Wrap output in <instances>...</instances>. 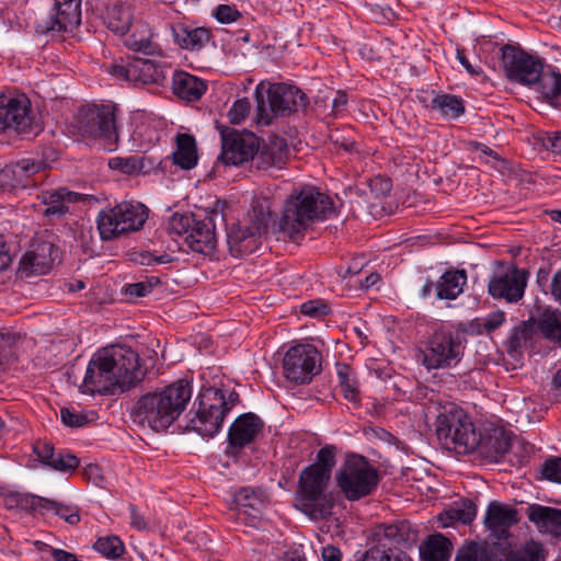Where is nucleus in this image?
<instances>
[{"instance_id":"obj_23","label":"nucleus","mask_w":561,"mask_h":561,"mask_svg":"<svg viewBox=\"0 0 561 561\" xmlns=\"http://www.w3.org/2000/svg\"><path fill=\"white\" fill-rule=\"evenodd\" d=\"M198 400V410L190 419L184 430L196 432L202 437L211 438L221 430L226 416L217 404L209 401L204 389L199 392Z\"/></svg>"},{"instance_id":"obj_55","label":"nucleus","mask_w":561,"mask_h":561,"mask_svg":"<svg viewBox=\"0 0 561 561\" xmlns=\"http://www.w3.org/2000/svg\"><path fill=\"white\" fill-rule=\"evenodd\" d=\"M33 451H34V454L37 455L41 462L47 467L49 466L53 458L55 457L54 445H51L49 443H42L39 440L36 442L33 445Z\"/></svg>"},{"instance_id":"obj_12","label":"nucleus","mask_w":561,"mask_h":561,"mask_svg":"<svg viewBox=\"0 0 561 561\" xmlns=\"http://www.w3.org/2000/svg\"><path fill=\"white\" fill-rule=\"evenodd\" d=\"M207 215L199 218L195 214H173L168 222L170 233L184 237L187 247L198 253H210L216 248V233L214 216Z\"/></svg>"},{"instance_id":"obj_51","label":"nucleus","mask_w":561,"mask_h":561,"mask_svg":"<svg viewBox=\"0 0 561 561\" xmlns=\"http://www.w3.org/2000/svg\"><path fill=\"white\" fill-rule=\"evenodd\" d=\"M250 108L251 105L247 98L237 100L228 112L230 123L240 124L249 114Z\"/></svg>"},{"instance_id":"obj_32","label":"nucleus","mask_w":561,"mask_h":561,"mask_svg":"<svg viewBox=\"0 0 561 561\" xmlns=\"http://www.w3.org/2000/svg\"><path fill=\"white\" fill-rule=\"evenodd\" d=\"M176 44L184 49H201L210 39V31L206 27H188L183 23L172 26Z\"/></svg>"},{"instance_id":"obj_63","label":"nucleus","mask_w":561,"mask_h":561,"mask_svg":"<svg viewBox=\"0 0 561 561\" xmlns=\"http://www.w3.org/2000/svg\"><path fill=\"white\" fill-rule=\"evenodd\" d=\"M545 147L554 153H561V133L548 136Z\"/></svg>"},{"instance_id":"obj_60","label":"nucleus","mask_w":561,"mask_h":561,"mask_svg":"<svg viewBox=\"0 0 561 561\" xmlns=\"http://www.w3.org/2000/svg\"><path fill=\"white\" fill-rule=\"evenodd\" d=\"M130 525L137 530H146L148 529V520L147 518L136 508V506L130 505Z\"/></svg>"},{"instance_id":"obj_28","label":"nucleus","mask_w":561,"mask_h":561,"mask_svg":"<svg viewBox=\"0 0 561 561\" xmlns=\"http://www.w3.org/2000/svg\"><path fill=\"white\" fill-rule=\"evenodd\" d=\"M527 517L540 531L561 538V510L531 504L527 508Z\"/></svg>"},{"instance_id":"obj_59","label":"nucleus","mask_w":561,"mask_h":561,"mask_svg":"<svg viewBox=\"0 0 561 561\" xmlns=\"http://www.w3.org/2000/svg\"><path fill=\"white\" fill-rule=\"evenodd\" d=\"M82 476L85 480L92 482L96 486H102L104 482V476L102 474L101 468L94 463L85 466L82 470Z\"/></svg>"},{"instance_id":"obj_61","label":"nucleus","mask_w":561,"mask_h":561,"mask_svg":"<svg viewBox=\"0 0 561 561\" xmlns=\"http://www.w3.org/2000/svg\"><path fill=\"white\" fill-rule=\"evenodd\" d=\"M82 393H88L90 396H115L117 393H123L130 388H80Z\"/></svg>"},{"instance_id":"obj_54","label":"nucleus","mask_w":561,"mask_h":561,"mask_svg":"<svg viewBox=\"0 0 561 561\" xmlns=\"http://www.w3.org/2000/svg\"><path fill=\"white\" fill-rule=\"evenodd\" d=\"M55 514L70 525H77L80 522L79 508L77 506H69L57 502Z\"/></svg>"},{"instance_id":"obj_37","label":"nucleus","mask_w":561,"mask_h":561,"mask_svg":"<svg viewBox=\"0 0 561 561\" xmlns=\"http://www.w3.org/2000/svg\"><path fill=\"white\" fill-rule=\"evenodd\" d=\"M535 322V330L548 340L561 343V312L558 310L546 309L537 318H530Z\"/></svg>"},{"instance_id":"obj_62","label":"nucleus","mask_w":561,"mask_h":561,"mask_svg":"<svg viewBox=\"0 0 561 561\" xmlns=\"http://www.w3.org/2000/svg\"><path fill=\"white\" fill-rule=\"evenodd\" d=\"M342 552L341 550L332 545H328L322 549V560L323 561H341Z\"/></svg>"},{"instance_id":"obj_47","label":"nucleus","mask_w":561,"mask_h":561,"mask_svg":"<svg viewBox=\"0 0 561 561\" xmlns=\"http://www.w3.org/2000/svg\"><path fill=\"white\" fill-rule=\"evenodd\" d=\"M447 517L451 522L470 524L477 515V505L471 500H462L461 504L446 511Z\"/></svg>"},{"instance_id":"obj_44","label":"nucleus","mask_w":561,"mask_h":561,"mask_svg":"<svg viewBox=\"0 0 561 561\" xmlns=\"http://www.w3.org/2000/svg\"><path fill=\"white\" fill-rule=\"evenodd\" d=\"M503 554H505L504 561H545L543 547L535 541L527 542L517 551L507 552L506 550Z\"/></svg>"},{"instance_id":"obj_39","label":"nucleus","mask_w":561,"mask_h":561,"mask_svg":"<svg viewBox=\"0 0 561 561\" xmlns=\"http://www.w3.org/2000/svg\"><path fill=\"white\" fill-rule=\"evenodd\" d=\"M455 561H493V557L486 543L469 541L457 550Z\"/></svg>"},{"instance_id":"obj_4","label":"nucleus","mask_w":561,"mask_h":561,"mask_svg":"<svg viewBox=\"0 0 561 561\" xmlns=\"http://www.w3.org/2000/svg\"><path fill=\"white\" fill-rule=\"evenodd\" d=\"M192 388H162L141 396L130 413L134 423L154 432L167 431L186 409Z\"/></svg>"},{"instance_id":"obj_38","label":"nucleus","mask_w":561,"mask_h":561,"mask_svg":"<svg viewBox=\"0 0 561 561\" xmlns=\"http://www.w3.org/2000/svg\"><path fill=\"white\" fill-rule=\"evenodd\" d=\"M536 90L543 100L552 105H557V101L561 95V73L559 71L541 72L539 80L535 83Z\"/></svg>"},{"instance_id":"obj_19","label":"nucleus","mask_w":561,"mask_h":561,"mask_svg":"<svg viewBox=\"0 0 561 561\" xmlns=\"http://www.w3.org/2000/svg\"><path fill=\"white\" fill-rule=\"evenodd\" d=\"M518 523L514 507L493 501L489 504L484 525L490 530V541L495 552L504 553L511 548L510 528Z\"/></svg>"},{"instance_id":"obj_40","label":"nucleus","mask_w":561,"mask_h":561,"mask_svg":"<svg viewBox=\"0 0 561 561\" xmlns=\"http://www.w3.org/2000/svg\"><path fill=\"white\" fill-rule=\"evenodd\" d=\"M433 110H437L443 116L456 118L460 116L465 108L461 99L451 94H438L431 103Z\"/></svg>"},{"instance_id":"obj_53","label":"nucleus","mask_w":561,"mask_h":561,"mask_svg":"<svg viewBox=\"0 0 561 561\" xmlns=\"http://www.w3.org/2000/svg\"><path fill=\"white\" fill-rule=\"evenodd\" d=\"M300 312L310 317H322L329 313V307L321 300H310L300 306Z\"/></svg>"},{"instance_id":"obj_22","label":"nucleus","mask_w":561,"mask_h":561,"mask_svg":"<svg viewBox=\"0 0 561 561\" xmlns=\"http://www.w3.org/2000/svg\"><path fill=\"white\" fill-rule=\"evenodd\" d=\"M58 250L50 241L35 240L20 260L19 273L24 277L48 273Z\"/></svg>"},{"instance_id":"obj_52","label":"nucleus","mask_w":561,"mask_h":561,"mask_svg":"<svg viewBox=\"0 0 561 561\" xmlns=\"http://www.w3.org/2000/svg\"><path fill=\"white\" fill-rule=\"evenodd\" d=\"M60 419L62 423L69 427H81L89 422L85 414L76 413L68 408H61Z\"/></svg>"},{"instance_id":"obj_1","label":"nucleus","mask_w":561,"mask_h":561,"mask_svg":"<svg viewBox=\"0 0 561 561\" xmlns=\"http://www.w3.org/2000/svg\"><path fill=\"white\" fill-rule=\"evenodd\" d=\"M500 420L473 423L459 407L450 403L443 407L436 417V436L447 450L467 455L478 451L489 462H500L512 445L511 433Z\"/></svg>"},{"instance_id":"obj_29","label":"nucleus","mask_w":561,"mask_h":561,"mask_svg":"<svg viewBox=\"0 0 561 561\" xmlns=\"http://www.w3.org/2000/svg\"><path fill=\"white\" fill-rule=\"evenodd\" d=\"M44 168L45 163L43 161L22 159L15 164L0 171V183L3 184L4 180L12 176L13 182L10 184L12 187H27L28 185L35 184V181H31L30 178Z\"/></svg>"},{"instance_id":"obj_24","label":"nucleus","mask_w":561,"mask_h":561,"mask_svg":"<svg viewBox=\"0 0 561 561\" xmlns=\"http://www.w3.org/2000/svg\"><path fill=\"white\" fill-rule=\"evenodd\" d=\"M526 288V272L514 267L510 272L493 275L488 284V293L495 299L513 304L519 301Z\"/></svg>"},{"instance_id":"obj_30","label":"nucleus","mask_w":561,"mask_h":561,"mask_svg":"<svg viewBox=\"0 0 561 561\" xmlns=\"http://www.w3.org/2000/svg\"><path fill=\"white\" fill-rule=\"evenodd\" d=\"M174 94L186 101H197L206 91V84L197 77L184 71H176L172 78Z\"/></svg>"},{"instance_id":"obj_64","label":"nucleus","mask_w":561,"mask_h":561,"mask_svg":"<svg viewBox=\"0 0 561 561\" xmlns=\"http://www.w3.org/2000/svg\"><path fill=\"white\" fill-rule=\"evenodd\" d=\"M551 295L561 301V268L557 271L551 280Z\"/></svg>"},{"instance_id":"obj_13","label":"nucleus","mask_w":561,"mask_h":561,"mask_svg":"<svg viewBox=\"0 0 561 561\" xmlns=\"http://www.w3.org/2000/svg\"><path fill=\"white\" fill-rule=\"evenodd\" d=\"M283 369L289 382L310 383L322 371V355L312 344L294 345L284 356Z\"/></svg>"},{"instance_id":"obj_2","label":"nucleus","mask_w":561,"mask_h":561,"mask_svg":"<svg viewBox=\"0 0 561 561\" xmlns=\"http://www.w3.org/2000/svg\"><path fill=\"white\" fill-rule=\"evenodd\" d=\"M148 371L130 346L115 344L98 350L90 358L81 386H138Z\"/></svg>"},{"instance_id":"obj_6","label":"nucleus","mask_w":561,"mask_h":561,"mask_svg":"<svg viewBox=\"0 0 561 561\" xmlns=\"http://www.w3.org/2000/svg\"><path fill=\"white\" fill-rule=\"evenodd\" d=\"M272 230V201L267 196H255L242 221L233 224L227 232V243L232 256L251 254Z\"/></svg>"},{"instance_id":"obj_45","label":"nucleus","mask_w":561,"mask_h":561,"mask_svg":"<svg viewBox=\"0 0 561 561\" xmlns=\"http://www.w3.org/2000/svg\"><path fill=\"white\" fill-rule=\"evenodd\" d=\"M282 159V154L271 146H257V151L254 152L253 158H250L252 164L257 170H267L275 165Z\"/></svg>"},{"instance_id":"obj_33","label":"nucleus","mask_w":561,"mask_h":561,"mask_svg":"<svg viewBox=\"0 0 561 561\" xmlns=\"http://www.w3.org/2000/svg\"><path fill=\"white\" fill-rule=\"evenodd\" d=\"M176 149L172 153L173 163L183 170L193 169L198 161L197 146L194 136L178 134L175 138Z\"/></svg>"},{"instance_id":"obj_35","label":"nucleus","mask_w":561,"mask_h":561,"mask_svg":"<svg viewBox=\"0 0 561 561\" xmlns=\"http://www.w3.org/2000/svg\"><path fill=\"white\" fill-rule=\"evenodd\" d=\"M536 333L535 322L531 319L522 321L513 328L506 341V351L512 357L520 355L533 341Z\"/></svg>"},{"instance_id":"obj_31","label":"nucleus","mask_w":561,"mask_h":561,"mask_svg":"<svg viewBox=\"0 0 561 561\" xmlns=\"http://www.w3.org/2000/svg\"><path fill=\"white\" fill-rule=\"evenodd\" d=\"M451 551V541L439 533L430 535L420 547L422 561H449Z\"/></svg>"},{"instance_id":"obj_5","label":"nucleus","mask_w":561,"mask_h":561,"mask_svg":"<svg viewBox=\"0 0 561 561\" xmlns=\"http://www.w3.org/2000/svg\"><path fill=\"white\" fill-rule=\"evenodd\" d=\"M335 451L336 447L333 445L322 447L317 454L316 462L304 468L299 476L297 493L302 512L316 519L331 514L332 504L324 492L335 466Z\"/></svg>"},{"instance_id":"obj_18","label":"nucleus","mask_w":561,"mask_h":561,"mask_svg":"<svg viewBox=\"0 0 561 561\" xmlns=\"http://www.w3.org/2000/svg\"><path fill=\"white\" fill-rule=\"evenodd\" d=\"M463 348L458 334L436 332L428 347L422 352V363L427 369L456 365L461 359Z\"/></svg>"},{"instance_id":"obj_48","label":"nucleus","mask_w":561,"mask_h":561,"mask_svg":"<svg viewBox=\"0 0 561 561\" xmlns=\"http://www.w3.org/2000/svg\"><path fill=\"white\" fill-rule=\"evenodd\" d=\"M79 465L80 459L76 455L62 451L57 455L55 454L48 467L56 471L68 472L76 470Z\"/></svg>"},{"instance_id":"obj_9","label":"nucleus","mask_w":561,"mask_h":561,"mask_svg":"<svg viewBox=\"0 0 561 561\" xmlns=\"http://www.w3.org/2000/svg\"><path fill=\"white\" fill-rule=\"evenodd\" d=\"M117 108L114 104H91L81 107L76 127L88 139L99 140L106 151H114L118 142Z\"/></svg>"},{"instance_id":"obj_34","label":"nucleus","mask_w":561,"mask_h":561,"mask_svg":"<svg viewBox=\"0 0 561 561\" xmlns=\"http://www.w3.org/2000/svg\"><path fill=\"white\" fill-rule=\"evenodd\" d=\"M466 283L467 273L465 270L445 272L436 284L437 299H456L462 293Z\"/></svg>"},{"instance_id":"obj_21","label":"nucleus","mask_w":561,"mask_h":561,"mask_svg":"<svg viewBox=\"0 0 561 561\" xmlns=\"http://www.w3.org/2000/svg\"><path fill=\"white\" fill-rule=\"evenodd\" d=\"M263 428L264 422L256 414L248 412L239 415L229 427L226 455L234 456L254 443Z\"/></svg>"},{"instance_id":"obj_41","label":"nucleus","mask_w":561,"mask_h":561,"mask_svg":"<svg viewBox=\"0 0 561 561\" xmlns=\"http://www.w3.org/2000/svg\"><path fill=\"white\" fill-rule=\"evenodd\" d=\"M93 548L103 557L111 560H117L126 552L124 542L115 535L100 537L94 542Z\"/></svg>"},{"instance_id":"obj_20","label":"nucleus","mask_w":561,"mask_h":561,"mask_svg":"<svg viewBox=\"0 0 561 561\" xmlns=\"http://www.w3.org/2000/svg\"><path fill=\"white\" fill-rule=\"evenodd\" d=\"M107 71L117 79L133 82L134 84L161 83L165 78L164 69L153 60L138 57L128 58L126 62L121 59L112 62Z\"/></svg>"},{"instance_id":"obj_36","label":"nucleus","mask_w":561,"mask_h":561,"mask_svg":"<svg viewBox=\"0 0 561 561\" xmlns=\"http://www.w3.org/2000/svg\"><path fill=\"white\" fill-rule=\"evenodd\" d=\"M233 502L237 506V518L242 519L245 516H250L251 522L259 518L260 507L262 501L251 488H241L234 493Z\"/></svg>"},{"instance_id":"obj_43","label":"nucleus","mask_w":561,"mask_h":561,"mask_svg":"<svg viewBox=\"0 0 561 561\" xmlns=\"http://www.w3.org/2000/svg\"><path fill=\"white\" fill-rule=\"evenodd\" d=\"M145 162V157H114L108 160V167L124 174L146 173L147 167Z\"/></svg>"},{"instance_id":"obj_8","label":"nucleus","mask_w":561,"mask_h":561,"mask_svg":"<svg viewBox=\"0 0 561 561\" xmlns=\"http://www.w3.org/2000/svg\"><path fill=\"white\" fill-rule=\"evenodd\" d=\"M370 547L356 561H412L400 546L409 545L412 540L410 525L405 520L392 524L381 523L369 530Z\"/></svg>"},{"instance_id":"obj_3","label":"nucleus","mask_w":561,"mask_h":561,"mask_svg":"<svg viewBox=\"0 0 561 561\" xmlns=\"http://www.w3.org/2000/svg\"><path fill=\"white\" fill-rule=\"evenodd\" d=\"M332 211L333 203L324 193L313 187L294 190L283 203L279 220L272 219V232L297 242L314 221L325 219Z\"/></svg>"},{"instance_id":"obj_42","label":"nucleus","mask_w":561,"mask_h":561,"mask_svg":"<svg viewBox=\"0 0 561 561\" xmlns=\"http://www.w3.org/2000/svg\"><path fill=\"white\" fill-rule=\"evenodd\" d=\"M203 389L207 393L209 401L217 404L225 416L239 402V394L234 390L227 391L224 388Z\"/></svg>"},{"instance_id":"obj_16","label":"nucleus","mask_w":561,"mask_h":561,"mask_svg":"<svg viewBox=\"0 0 561 561\" xmlns=\"http://www.w3.org/2000/svg\"><path fill=\"white\" fill-rule=\"evenodd\" d=\"M34 128L31 102L24 94L0 98V133L24 136Z\"/></svg>"},{"instance_id":"obj_7","label":"nucleus","mask_w":561,"mask_h":561,"mask_svg":"<svg viewBox=\"0 0 561 561\" xmlns=\"http://www.w3.org/2000/svg\"><path fill=\"white\" fill-rule=\"evenodd\" d=\"M257 122L270 125L272 116H288L308 106L307 95L298 88L286 83H271L267 90L260 83L255 88Z\"/></svg>"},{"instance_id":"obj_57","label":"nucleus","mask_w":561,"mask_h":561,"mask_svg":"<svg viewBox=\"0 0 561 561\" xmlns=\"http://www.w3.org/2000/svg\"><path fill=\"white\" fill-rule=\"evenodd\" d=\"M337 386H351L357 382L353 368L345 363H336L335 365Z\"/></svg>"},{"instance_id":"obj_46","label":"nucleus","mask_w":561,"mask_h":561,"mask_svg":"<svg viewBox=\"0 0 561 561\" xmlns=\"http://www.w3.org/2000/svg\"><path fill=\"white\" fill-rule=\"evenodd\" d=\"M18 350L16 337L11 333H0V371L15 359Z\"/></svg>"},{"instance_id":"obj_11","label":"nucleus","mask_w":561,"mask_h":561,"mask_svg":"<svg viewBox=\"0 0 561 561\" xmlns=\"http://www.w3.org/2000/svg\"><path fill=\"white\" fill-rule=\"evenodd\" d=\"M148 218L147 207L135 201H124L98 216V230L104 241L139 230Z\"/></svg>"},{"instance_id":"obj_49","label":"nucleus","mask_w":561,"mask_h":561,"mask_svg":"<svg viewBox=\"0 0 561 561\" xmlns=\"http://www.w3.org/2000/svg\"><path fill=\"white\" fill-rule=\"evenodd\" d=\"M158 284H160L159 278L151 277L144 282L127 284L123 287L122 291L126 296L139 298V297H144V296L148 295L149 293H151L152 288Z\"/></svg>"},{"instance_id":"obj_56","label":"nucleus","mask_w":561,"mask_h":561,"mask_svg":"<svg viewBox=\"0 0 561 561\" xmlns=\"http://www.w3.org/2000/svg\"><path fill=\"white\" fill-rule=\"evenodd\" d=\"M214 15L220 23H232L241 16V13L234 7L220 4L216 8Z\"/></svg>"},{"instance_id":"obj_15","label":"nucleus","mask_w":561,"mask_h":561,"mask_svg":"<svg viewBox=\"0 0 561 561\" xmlns=\"http://www.w3.org/2000/svg\"><path fill=\"white\" fill-rule=\"evenodd\" d=\"M81 23V0H56L55 8L39 15L35 32L41 35L71 33Z\"/></svg>"},{"instance_id":"obj_50","label":"nucleus","mask_w":561,"mask_h":561,"mask_svg":"<svg viewBox=\"0 0 561 561\" xmlns=\"http://www.w3.org/2000/svg\"><path fill=\"white\" fill-rule=\"evenodd\" d=\"M541 474L545 479L561 483V457H550L541 466Z\"/></svg>"},{"instance_id":"obj_14","label":"nucleus","mask_w":561,"mask_h":561,"mask_svg":"<svg viewBox=\"0 0 561 561\" xmlns=\"http://www.w3.org/2000/svg\"><path fill=\"white\" fill-rule=\"evenodd\" d=\"M501 51L503 68L511 82L530 87L539 80L543 69L539 57L512 45L503 46Z\"/></svg>"},{"instance_id":"obj_27","label":"nucleus","mask_w":561,"mask_h":561,"mask_svg":"<svg viewBox=\"0 0 561 561\" xmlns=\"http://www.w3.org/2000/svg\"><path fill=\"white\" fill-rule=\"evenodd\" d=\"M101 19L107 30L118 36H125L134 21L131 9L126 3L106 4L101 10Z\"/></svg>"},{"instance_id":"obj_26","label":"nucleus","mask_w":561,"mask_h":561,"mask_svg":"<svg viewBox=\"0 0 561 561\" xmlns=\"http://www.w3.org/2000/svg\"><path fill=\"white\" fill-rule=\"evenodd\" d=\"M128 32L130 34L125 38L124 44L129 49L145 55H161V47L156 42V35L147 22L142 20L133 21Z\"/></svg>"},{"instance_id":"obj_58","label":"nucleus","mask_w":561,"mask_h":561,"mask_svg":"<svg viewBox=\"0 0 561 561\" xmlns=\"http://www.w3.org/2000/svg\"><path fill=\"white\" fill-rule=\"evenodd\" d=\"M505 322V312L502 310H496L491 312L483 320L482 327L484 332L491 333L500 328Z\"/></svg>"},{"instance_id":"obj_25","label":"nucleus","mask_w":561,"mask_h":561,"mask_svg":"<svg viewBox=\"0 0 561 561\" xmlns=\"http://www.w3.org/2000/svg\"><path fill=\"white\" fill-rule=\"evenodd\" d=\"M37 199L39 203L34 206L39 207L38 211L43 217L51 220L65 216L69 211L68 204L77 202L78 194L67 188H53L42 191Z\"/></svg>"},{"instance_id":"obj_17","label":"nucleus","mask_w":561,"mask_h":561,"mask_svg":"<svg viewBox=\"0 0 561 561\" xmlns=\"http://www.w3.org/2000/svg\"><path fill=\"white\" fill-rule=\"evenodd\" d=\"M221 136L220 160L225 164L240 165L250 161L257 151L259 138L251 131H239L217 123Z\"/></svg>"},{"instance_id":"obj_10","label":"nucleus","mask_w":561,"mask_h":561,"mask_svg":"<svg viewBox=\"0 0 561 561\" xmlns=\"http://www.w3.org/2000/svg\"><path fill=\"white\" fill-rule=\"evenodd\" d=\"M335 480L346 500L358 501L377 489L380 476L366 457L351 454L336 472Z\"/></svg>"}]
</instances>
